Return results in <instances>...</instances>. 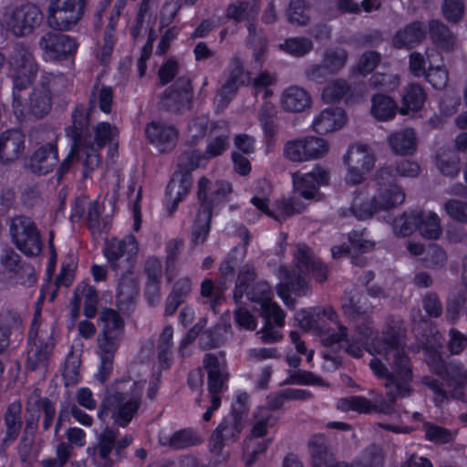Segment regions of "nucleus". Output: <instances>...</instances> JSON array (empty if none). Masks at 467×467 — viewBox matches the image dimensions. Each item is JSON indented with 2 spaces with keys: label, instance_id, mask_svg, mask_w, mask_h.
I'll use <instances>...</instances> for the list:
<instances>
[{
  "label": "nucleus",
  "instance_id": "5701e85b",
  "mask_svg": "<svg viewBox=\"0 0 467 467\" xmlns=\"http://www.w3.org/2000/svg\"><path fill=\"white\" fill-rule=\"evenodd\" d=\"M0 264L9 273L14 274L16 282L31 286L36 282L35 268L21 262V256L12 248H5L0 255Z\"/></svg>",
  "mask_w": 467,
  "mask_h": 467
},
{
  "label": "nucleus",
  "instance_id": "f03ea898",
  "mask_svg": "<svg viewBox=\"0 0 467 467\" xmlns=\"http://www.w3.org/2000/svg\"><path fill=\"white\" fill-rule=\"evenodd\" d=\"M139 252L138 241L133 234L126 235L122 240H111L104 249V254L113 268H122L116 295V306L124 313H131L139 299L138 279L133 275Z\"/></svg>",
  "mask_w": 467,
  "mask_h": 467
},
{
  "label": "nucleus",
  "instance_id": "6e6552de",
  "mask_svg": "<svg viewBox=\"0 0 467 467\" xmlns=\"http://www.w3.org/2000/svg\"><path fill=\"white\" fill-rule=\"evenodd\" d=\"M193 96L194 90L192 79L185 76L179 77L174 83L161 93L158 105L162 111L182 115L192 109Z\"/></svg>",
  "mask_w": 467,
  "mask_h": 467
},
{
  "label": "nucleus",
  "instance_id": "c03bdc74",
  "mask_svg": "<svg viewBox=\"0 0 467 467\" xmlns=\"http://www.w3.org/2000/svg\"><path fill=\"white\" fill-rule=\"evenodd\" d=\"M399 109L397 102L388 95L379 93L371 98L370 113L377 120L393 119Z\"/></svg>",
  "mask_w": 467,
  "mask_h": 467
},
{
  "label": "nucleus",
  "instance_id": "338daca9",
  "mask_svg": "<svg viewBox=\"0 0 467 467\" xmlns=\"http://www.w3.org/2000/svg\"><path fill=\"white\" fill-rule=\"evenodd\" d=\"M348 53L343 48L327 49L323 56V64L331 75L337 74L346 65Z\"/></svg>",
  "mask_w": 467,
  "mask_h": 467
},
{
  "label": "nucleus",
  "instance_id": "6ab92c4d",
  "mask_svg": "<svg viewBox=\"0 0 467 467\" xmlns=\"http://www.w3.org/2000/svg\"><path fill=\"white\" fill-rule=\"evenodd\" d=\"M232 192L233 186L227 181H216L212 187V182L208 178L201 177L197 184L198 209L202 210V203H205L210 208V213L213 214L214 209L225 204Z\"/></svg>",
  "mask_w": 467,
  "mask_h": 467
},
{
  "label": "nucleus",
  "instance_id": "5fc2aeb1",
  "mask_svg": "<svg viewBox=\"0 0 467 467\" xmlns=\"http://www.w3.org/2000/svg\"><path fill=\"white\" fill-rule=\"evenodd\" d=\"M348 241L354 254H368L374 250L375 242L368 239L366 228H354L348 233Z\"/></svg>",
  "mask_w": 467,
  "mask_h": 467
},
{
  "label": "nucleus",
  "instance_id": "7c9ffc66",
  "mask_svg": "<svg viewBox=\"0 0 467 467\" xmlns=\"http://www.w3.org/2000/svg\"><path fill=\"white\" fill-rule=\"evenodd\" d=\"M346 121L345 110L342 108L333 107L323 109L315 117L312 126L317 133L323 135L341 129Z\"/></svg>",
  "mask_w": 467,
  "mask_h": 467
},
{
  "label": "nucleus",
  "instance_id": "39448f33",
  "mask_svg": "<svg viewBox=\"0 0 467 467\" xmlns=\"http://www.w3.org/2000/svg\"><path fill=\"white\" fill-rule=\"evenodd\" d=\"M99 320L103 327L97 337L100 364L96 376L103 383L112 373L114 358L124 337V320L112 308L102 309Z\"/></svg>",
  "mask_w": 467,
  "mask_h": 467
},
{
  "label": "nucleus",
  "instance_id": "423d86ee",
  "mask_svg": "<svg viewBox=\"0 0 467 467\" xmlns=\"http://www.w3.org/2000/svg\"><path fill=\"white\" fill-rule=\"evenodd\" d=\"M295 318L303 330L312 331L325 347H333L347 338L348 327L340 323L337 313L330 306L300 310Z\"/></svg>",
  "mask_w": 467,
  "mask_h": 467
},
{
  "label": "nucleus",
  "instance_id": "37998d69",
  "mask_svg": "<svg viewBox=\"0 0 467 467\" xmlns=\"http://www.w3.org/2000/svg\"><path fill=\"white\" fill-rule=\"evenodd\" d=\"M281 102L286 111L302 112L311 106L312 100L306 90L297 86H291L283 92Z\"/></svg>",
  "mask_w": 467,
  "mask_h": 467
},
{
  "label": "nucleus",
  "instance_id": "774afa93",
  "mask_svg": "<svg viewBox=\"0 0 467 467\" xmlns=\"http://www.w3.org/2000/svg\"><path fill=\"white\" fill-rule=\"evenodd\" d=\"M280 49L296 57H303L313 49V42L304 36L289 37L280 44Z\"/></svg>",
  "mask_w": 467,
  "mask_h": 467
},
{
  "label": "nucleus",
  "instance_id": "bf43d9fd",
  "mask_svg": "<svg viewBox=\"0 0 467 467\" xmlns=\"http://www.w3.org/2000/svg\"><path fill=\"white\" fill-rule=\"evenodd\" d=\"M419 223L418 231L420 235L429 240H437L441 237L442 230L441 226V219L434 212L429 213L428 215L421 211V220Z\"/></svg>",
  "mask_w": 467,
  "mask_h": 467
},
{
  "label": "nucleus",
  "instance_id": "603ef678",
  "mask_svg": "<svg viewBox=\"0 0 467 467\" xmlns=\"http://www.w3.org/2000/svg\"><path fill=\"white\" fill-rule=\"evenodd\" d=\"M256 272L252 265H244L237 274L235 286L234 289V299L235 302L240 301L248 292L257 293L255 287L249 290L251 285L255 281Z\"/></svg>",
  "mask_w": 467,
  "mask_h": 467
},
{
  "label": "nucleus",
  "instance_id": "9b49d317",
  "mask_svg": "<svg viewBox=\"0 0 467 467\" xmlns=\"http://www.w3.org/2000/svg\"><path fill=\"white\" fill-rule=\"evenodd\" d=\"M118 430L107 427L98 436L94 453L101 461L100 467H113L125 457V450L131 443L132 437L125 435L118 439Z\"/></svg>",
  "mask_w": 467,
  "mask_h": 467
},
{
  "label": "nucleus",
  "instance_id": "a18cd8bd",
  "mask_svg": "<svg viewBox=\"0 0 467 467\" xmlns=\"http://www.w3.org/2000/svg\"><path fill=\"white\" fill-rule=\"evenodd\" d=\"M112 99L113 91L111 87L101 84L98 79L90 90L88 109H86V111L90 112L91 115L93 110L99 107L104 113H109L111 110Z\"/></svg>",
  "mask_w": 467,
  "mask_h": 467
},
{
  "label": "nucleus",
  "instance_id": "9d476101",
  "mask_svg": "<svg viewBox=\"0 0 467 467\" xmlns=\"http://www.w3.org/2000/svg\"><path fill=\"white\" fill-rule=\"evenodd\" d=\"M12 241L27 256H36L42 251L40 233L35 222L26 215L15 216L9 225Z\"/></svg>",
  "mask_w": 467,
  "mask_h": 467
},
{
  "label": "nucleus",
  "instance_id": "b1692460",
  "mask_svg": "<svg viewBox=\"0 0 467 467\" xmlns=\"http://www.w3.org/2000/svg\"><path fill=\"white\" fill-rule=\"evenodd\" d=\"M173 327L167 325L159 335L156 344V368L152 373L162 375L163 371L171 368L173 356Z\"/></svg>",
  "mask_w": 467,
  "mask_h": 467
},
{
  "label": "nucleus",
  "instance_id": "4468645a",
  "mask_svg": "<svg viewBox=\"0 0 467 467\" xmlns=\"http://www.w3.org/2000/svg\"><path fill=\"white\" fill-rule=\"evenodd\" d=\"M277 276L279 283L276 285V294L278 297L288 308H294L296 297L304 296L309 290V285L306 278L294 269L288 268L285 265L278 267Z\"/></svg>",
  "mask_w": 467,
  "mask_h": 467
},
{
  "label": "nucleus",
  "instance_id": "f3484780",
  "mask_svg": "<svg viewBox=\"0 0 467 467\" xmlns=\"http://www.w3.org/2000/svg\"><path fill=\"white\" fill-rule=\"evenodd\" d=\"M67 88V81L63 75L52 76L47 80V87L42 83L40 88L33 90L30 96L29 111L37 119H42L51 109L50 93H62Z\"/></svg>",
  "mask_w": 467,
  "mask_h": 467
},
{
  "label": "nucleus",
  "instance_id": "49530a36",
  "mask_svg": "<svg viewBox=\"0 0 467 467\" xmlns=\"http://www.w3.org/2000/svg\"><path fill=\"white\" fill-rule=\"evenodd\" d=\"M192 290V282L189 277H182L178 279L172 286L171 292L166 298L165 316L173 315L179 306L184 303Z\"/></svg>",
  "mask_w": 467,
  "mask_h": 467
},
{
  "label": "nucleus",
  "instance_id": "dca6fc26",
  "mask_svg": "<svg viewBox=\"0 0 467 467\" xmlns=\"http://www.w3.org/2000/svg\"><path fill=\"white\" fill-rule=\"evenodd\" d=\"M77 116L78 120L81 119V116L86 123H83V130H85L86 139H88L89 145H83L84 148H97L98 150L103 148L106 144L110 143L115 140L118 135V130L109 122H100L93 130L94 134L91 133L90 125V112L86 111L83 104H78L71 112V125H74V116Z\"/></svg>",
  "mask_w": 467,
  "mask_h": 467
},
{
  "label": "nucleus",
  "instance_id": "e433bc0d",
  "mask_svg": "<svg viewBox=\"0 0 467 467\" xmlns=\"http://www.w3.org/2000/svg\"><path fill=\"white\" fill-rule=\"evenodd\" d=\"M57 161V147L52 143H47L33 153L28 167L34 173L47 174L54 169Z\"/></svg>",
  "mask_w": 467,
  "mask_h": 467
},
{
  "label": "nucleus",
  "instance_id": "aec40b11",
  "mask_svg": "<svg viewBox=\"0 0 467 467\" xmlns=\"http://www.w3.org/2000/svg\"><path fill=\"white\" fill-rule=\"evenodd\" d=\"M81 119H77V116H74V125H69L66 128V135L70 141V150L67 156L61 162L59 169L57 171L58 180H61L63 176L67 173L73 164L79 160V153L84 148L83 145H89L88 139H86V133L83 130V123H86L84 119L79 116Z\"/></svg>",
  "mask_w": 467,
  "mask_h": 467
},
{
  "label": "nucleus",
  "instance_id": "c9c22d12",
  "mask_svg": "<svg viewBox=\"0 0 467 467\" xmlns=\"http://www.w3.org/2000/svg\"><path fill=\"white\" fill-rule=\"evenodd\" d=\"M250 410V397L247 392L242 391L232 402L231 412L223 417L227 422L231 424V431L233 436H240L244 430L245 419Z\"/></svg>",
  "mask_w": 467,
  "mask_h": 467
},
{
  "label": "nucleus",
  "instance_id": "c85d7f7f",
  "mask_svg": "<svg viewBox=\"0 0 467 467\" xmlns=\"http://www.w3.org/2000/svg\"><path fill=\"white\" fill-rule=\"evenodd\" d=\"M159 441L162 446L182 451L197 447L202 444L204 440L198 430L187 427L175 431L170 436H160Z\"/></svg>",
  "mask_w": 467,
  "mask_h": 467
},
{
  "label": "nucleus",
  "instance_id": "c756f323",
  "mask_svg": "<svg viewBox=\"0 0 467 467\" xmlns=\"http://www.w3.org/2000/svg\"><path fill=\"white\" fill-rule=\"evenodd\" d=\"M373 308L374 306L368 296L359 292L350 293L342 303L343 314L349 321L368 318L373 312Z\"/></svg>",
  "mask_w": 467,
  "mask_h": 467
},
{
  "label": "nucleus",
  "instance_id": "4be33fe9",
  "mask_svg": "<svg viewBox=\"0 0 467 467\" xmlns=\"http://www.w3.org/2000/svg\"><path fill=\"white\" fill-rule=\"evenodd\" d=\"M38 44L45 55L51 59H65L77 49L74 38L59 33L47 32L44 34Z\"/></svg>",
  "mask_w": 467,
  "mask_h": 467
},
{
  "label": "nucleus",
  "instance_id": "69168bd1",
  "mask_svg": "<svg viewBox=\"0 0 467 467\" xmlns=\"http://www.w3.org/2000/svg\"><path fill=\"white\" fill-rule=\"evenodd\" d=\"M350 91V87L347 80L337 78L327 85L321 93V97L326 103L339 102Z\"/></svg>",
  "mask_w": 467,
  "mask_h": 467
},
{
  "label": "nucleus",
  "instance_id": "2eb2a0df",
  "mask_svg": "<svg viewBox=\"0 0 467 467\" xmlns=\"http://www.w3.org/2000/svg\"><path fill=\"white\" fill-rule=\"evenodd\" d=\"M328 150V144L323 138L307 136L287 141L284 154L291 161H306L321 158Z\"/></svg>",
  "mask_w": 467,
  "mask_h": 467
},
{
  "label": "nucleus",
  "instance_id": "1a4fd4ad",
  "mask_svg": "<svg viewBox=\"0 0 467 467\" xmlns=\"http://www.w3.org/2000/svg\"><path fill=\"white\" fill-rule=\"evenodd\" d=\"M3 26L15 36H26L37 28L43 15L40 9L32 4L6 9L3 15Z\"/></svg>",
  "mask_w": 467,
  "mask_h": 467
},
{
  "label": "nucleus",
  "instance_id": "4c0bfd02",
  "mask_svg": "<svg viewBox=\"0 0 467 467\" xmlns=\"http://www.w3.org/2000/svg\"><path fill=\"white\" fill-rule=\"evenodd\" d=\"M343 161L345 165H357L367 171H370L375 166L376 156L368 145L358 143L348 147Z\"/></svg>",
  "mask_w": 467,
  "mask_h": 467
},
{
  "label": "nucleus",
  "instance_id": "393cba45",
  "mask_svg": "<svg viewBox=\"0 0 467 467\" xmlns=\"http://www.w3.org/2000/svg\"><path fill=\"white\" fill-rule=\"evenodd\" d=\"M25 427L19 441V453L26 458L35 441L40 420V410L35 403H27L24 413Z\"/></svg>",
  "mask_w": 467,
  "mask_h": 467
},
{
  "label": "nucleus",
  "instance_id": "4d7b16f0",
  "mask_svg": "<svg viewBox=\"0 0 467 467\" xmlns=\"http://www.w3.org/2000/svg\"><path fill=\"white\" fill-rule=\"evenodd\" d=\"M421 220V211L404 213L394 223V233L398 236L407 237L418 231Z\"/></svg>",
  "mask_w": 467,
  "mask_h": 467
},
{
  "label": "nucleus",
  "instance_id": "2f4dec72",
  "mask_svg": "<svg viewBox=\"0 0 467 467\" xmlns=\"http://www.w3.org/2000/svg\"><path fill=\"white\" fill-rule=\"evenodd\" d=\"M427 29L420 21L409 23L402 29H399L392 38V45L398 49H411L419 45L426 36Z\"/></svg>",
  "mask_w": 467,
  "mask_h": 467
},
{
  "label": "nucleus",
  "instance_id": "864d4df0",
  "mask_svg": "<svg viewBox=\"0 0 467 467\" xmlns=\"http://www.w3.org/2000/svg\"><path fill=\"white\" fill-rule=\"evenodd\" d=\"M232 434L231 424L227 422V420L223 419L212 433L209 443L210 451L220 455L225 441L234 442L239 438V436H233Z\"/></svg>",
  "mask_w": 467,
  "mask_h": 467
},
{
  "label": "nucleus",
  "instance_id": "58836bf2",
  "mask_svg": "<svg viewBox=\"0 0 467 467\" xmlns=\"http://www.w3.org/2000/svg\"><path fill=\"white\" fill-rule=\"evenodd\" d=\"M427 94L422 86L418 83H410L403 90L401 107L399 113L402 116L410 112H418L424 107Z\"/></svg>",
  "mask_w": 467,
  "mask_h": 467
},
{
  "label": "nucleus",
  "instance_id": "ddd939ff",
  "mask_svg": "<svg viewBox=\"0 0 467 467\" xmlns=\"http://www.w3.org/2000/svg\"><path fill=\"white\" fill-rule=\"evenodd\" d=\"M86 0H52L47 23L57 30H69L84 14Z\"/></svg>",
  "mask_w": 467,
  "mask_h": 467
},
{
  "label": "nucleus",
  "instance_id": "0eeeda50",
  "mask_svg": "<svg viewBox=\"0 0 467 467\" xmlns=\"http://www.w3.org/2000/svg\"><path fill=\"white\" fill-rule=\"evenodd\" d=\"M8 63L13 80L12 107L16 115H23L24 99L20 93L33 84L37 73V64L29 48L23 45L13 47Z\"/></svg>",
  "mask_w": 467,
  "mask_h": 467
},
{
  "label": "nucleus",
  "instance_id": "680f3d73",
  "mask_svg": "<svg viewBox=\"0 0 467 467\" xmlns=\"http://www.w3.org/2000/svg\"><path fill=\"white\" fill-rule=\"evenodd\" d=\"M308 445L312 457V467H327L332 457L328 453L324 439L315 436L309 441Z\"/></svg>",
  "mask_w": 467,
  "mask_h": 467
},
{
  "label": "nucleus",
  "instance_id": "ea45409f",
  "mask_svg": "<svg viewBox=\"0 0 467 467\" xmlns=\"http://www.w3.org/2000/svg\"><path fill=\"white\" fill-rule=\"evenodd\" d=\"M209 207L202 203V210L197 211L190 235L191 248L203 244L211 231L213 213H210Z\"/></svg>",
  "mask_w": 467,
  "mask_h": 467
},
{
  "label": "nucleus",
  "instance_id": "13d9d810",
  "mask_svg": "<svg viewBox=\"0 0 467 467\" xmlns=\"http://www.w3.org/2000/svg\"><path fill=\"white\" fill-rule=\"evenodd\" d=\"M374 403L364 396H349L337 401V408L342 411H355L360 414L373 413Z\"/></svg>",
  "mask_w": 467,
  "mask_h": 467
},
{
  "label": "nucleus",
  "instance_id": "3c124183",
  "mask_svg": "<svg viewBox=\"0 0 467 467\" xmlns=\"http://www.w3.org/2000/svg\"><path fill=\"white\" fill-rule=\"evenodd\" d=\"M73 296L78 298L79 303L84 301V315L87 317L92 318L96 316L99 294L95 287L81 283L76 286Z\"/></svg>",
  "mask_w": 467,
  "mask_h": 467
},
{
  "label": "nucleus",
  "instance_id": "f8f14e48",
  "mask_svg": "<svg viewBox=\"0 0 467 467\" xmlns=\"http://www.w3.org/2000/svg\"><path fill=\"white\" fill-rule=\"evenodd\" d=\"M28 342L27 368L30 370L46 369L55 347L52 333L39 331L34 322L28 334Z\"/></svg>",
  "mask_w": 467,
  "mask_h": 467
},
{
  "label": "nucleus",
  "instance_id": "79ce46f5",
  "mask_svg": "<svg viewBox=\"0 0 467 467\" xmlns=\"http://www.w3.org/2000/svg\"><path fill=\"white\" fill-rule=\"evenodd\" d=\"M162 275L161 261L148 256V306H155L161 301Z\"/></svg>",
  "mask_w": 467,
  "mask_h": 467
},
{
  "label": "nucleus",
  "instance_id": "473e14b6",
  "mask_svg": "<svg viewBox=\"0 0 467 467\" xmlns=\"http://www.w3.org/2000/svg\"><path fill=\"white\" fill-rule=\"evenodd\" d=\"M244 73V68L241 58L237 57H233L230 63L229 77L217 93L222 103L227 105L233 100L239 88L244 85L242 80Z\"/></svg>",
  "mask_w": 467,
  "mask_h": 467
},
{
  "label": "nucleus",
  "instance_id": "052dcab7",
  "mask_svg": "<svg viewBox=\"0 0 467 467\" xmlns=\"http://www.w3.org/2000/svg\"><path fill=\"white\" fill-rule=\"evenodd\" d=\"M401 177H417L420 173V166L418 162L410 160H400L396 162L395 166L381 168L378 172V180L385 175L391 176L392 172Z\"/></svg>",
  "mask_w": 467,
  "mask_h": 467
},
{
  "label": "nucleus",
  "instance_id": "09e8293b",
  "mask_svg": "<svg viewBox=\"0 0 467 467\" xmlns=\"http://www.w3.org/2000/svg\"><path fill=\"white\" fill-rule=\"evenodd\" d=\"M182 247L183 240L182 238H172L166 244L164 275L168 283H171L178 273L177 264Z\"/></svg>",
  "mask_w": 467,
  "mask_h": 467
},
{
  "label": "nucleus",
  "instance_id": "de8ad7c7",
  "mask_svg": "<svg viewBox=\"0 0 467 467\" xmlns=\"http://www.w3.org/2000/svg\"><path fill=\"white\" fill-rule=\"evenodd\" d=\"M378 183L379 188L375 196L378 198V204L380 206V211L394 208L405 201V193L400 186L395 183H389L388 186L384 187L381 185L380 182Z\"/></svg>",
  "mask_w": 467,
  "mask_h": 467
},
{
  "label": "nucleus",
  "instance_id": "0e129e2a",
  "mask_svg": "<svg viewBox=\"0 0 467 467\" xmlns=\"http://www.w3.org/2000/svg\"><path fill=\"white\" fill-rule=\"evenodd\" d=\"M400 83L398 74L374 73L368 79L369 87L375 90L389 93L396 90Z\"/></svg>",
  "mask_w": 467,
  "mask_h": 467
},
{
  "label": "nucleus",
  "instance_id": "e2e57ef3",
  "mask_svg": "<svg viewBox=\"0 0 467 467\" xmlns=\"http://www.w3.org/2000/svg\"><path fill=\"white\" fill-rule=\"evenodd\" d=\"M380 61V53L375 50H367L361 54L357 66L352 68V74L365 78L373 72Z\"/></svg>",
  "mask_w": 467,
  "mask_h": 467
},
{
  "label": "nucleus",
  "instance_id": "6e6d98bb",
  "mask_svg": "<svg viewBox=\"0 0 467 467\" xmlns=\"http://www.w3.org/2000/svg\"><path fill=\"white\" fill-rule=\"evenodd\" d=\"M380 211L376 196L360 199L356 197L350 206L351 213L358 220H367L371 218L376 213Z\"/></svg>",
  "mask_w": 467,
  "mask_h": 467
},
{
  "label": "nucleus",
  "instance_id": "20e7f679",
  "mask_svg": "<svg viewBox=\"0 0 467 467\" xmlns=\"http://www.w3.org/2000/svg\"><path fill=\"white\" fill-rule=\"evenodd\" d=\"M129 383V380L118 381L108 389L98 413L100 420L109 417L119 427H126L131 421L140 404L143 383L133 382L135 390L130 394L126 391Z\"/></svg>",
  "mask_w": 467,
  "mask_h": 467
},
{
  "label": "nucleus",
  "instance_id": "72a5a7b5",
  "mask_svg": "<svg viewBox=\"0 0 467 467\" xmlns=\"http://www.w3.org/2000/svg\"><path fill=\"white\" fill-rule=\"evenodd\" d=\"M25 139L17 130H8L0 135V161L12 162L19 158L24 150Z\"/></svg>",
  "mask_w": 467,
  "mask_h": 467
},
{
  "label": "nucleus",
  "instance_id": "a211bd4d",
  "mask_svg": "<svg viewBox=\"0 0 467 467\" xmlns=\"http://www.w3.org/2000/svg\"><path fill=\"white\" fill-rule=\"evenodd\" d=\"M406 327L401 317L389 315L386 317L382 328V337L375 335L371 346L377 354L390 352L402 348V338L405 337Z\"/></svg>",
  "mask_w": 467,
  "mask_h": 467
},
{
  "label": "nucleus",
  "instance_id": "f257e3e1",
  "mask_svg": "<svg viewBox=\"0 0 467 467\" xmlns=\"http://www.w3.org/2000/svg\"><path fill=\"white\" fill-rule=\"evenodd\" d=\"M229 146V135L220 134L207 142L203 152L194 149L180 155L177 170L173 172L165 190L163 205L167 216L173 215L179 203L189 193L192 185V171L199 168H205L211 159L223 155Z\"/></svg>",
  "mask_w": 467,
  "mask_h": 467
},
{
  "label": "nucleus",
  "instance_id": "bb28decb",
  "mask_svg": "<svg viewBox=\"0 0 467 467\" xmlns=\"http://www.w3.org/2000/svg\"><path fill=\"white\" fill-rule=\"evenodd\" d=\"M178 137L179 130L174 125L160 121L148 122V142L156 143L161 152L171 150Z\"/></svg>",
  "mask_w": 467,
  "mask_h": 467
},
{
  "label": "nucleus",
  "instance_id": "a878e982",
  "mask_svg": "<svg viewBox=\"0 0 467 467\" xmlns=\"http://www.w3.org/2000/svg\"><path fill=\"white\" fill-rule=\"evenodd\" d=\"M247 299L260 305V314L266 324L274 322L277 327L285 325V314L280 306L272 300L269 291L262 290L259 293L248 292Z\"/></svg>",
  "mask_w": 467,
  "mask_h": 467
},
{
  "label": "nucleus",
  "instance_id": "7ed1b4c3",
  "mask_svg": "<svg viewBox=\"0 0 467 467\" xmlns=\"http://www.w3.org/2000/svg\"><path fill=\"white\" fill-rule=\"evenodd\" d=\"M438 331L435 327L426 325L418 339L422 345L424 359L429 370L452 387L451 396L458 400L464 397V388L467 386V369L461 370L457 366H451L442 357L440 347L432 343Z\"/></svg>",
  "mask_w": 467,
  "mask_h": 467
},
{
  "label": "nucleus",
  "instance_id": "cd10ccee",
  "mask_svg": "<svg viewBox=\"0 0 467 467\" xmlns=\"http://www.w3.org/2000/svg\"><path fill=\"white\" fill-rule=\"evenodd\" d=\"M4 424L5 431L1 441V446L5 449L17 440L23 427L22 404L20 401L16 400L7 406L4 414Z\"/></svg>",
  "mask_w": 467,
  "mask_h": 467
},
{
  "label": "nucleus",
  "instance_id": "8fccbe9b",
  "mask_svg": "<svg viewBox=\"0 0 467 467\" xmlns=\"http://www.w3.org/2000/svg\"><path fill=\"white\" fill-rule=\"evenodd\" d=\"M430 37L438 47L451 50L455 38L449 27L439 20H431L429 24Z\"/></svg>",
  "mask_w": 467,
  "mask_h": 467
},
{
  "label": "nucleus",
  "instance_id": "f704fd0d",
  "mask_svg": "<svg viewBox=\"0 0 467 467\" xmlns=\"http://www.w3.org/2000/svg\"><path fill=\"white\" fill-rule=\"evenodd\" d=\"M393 374L397 377L395 388L401 394H411L410 381L412 380V369L410 358L403 350V348L395 350Z\"/></svg>",
  "mask_w": 467,
  "mask_h": 467
},
{
  "label": "nucleus",
  "instance_id": "412c9836",
  "mask_svg": "<svg viewBox=\"0 0 467 467\" xmlns=\"http://www.w3.org/2000/svg\"><path fill=\"white\" fill-rule=\"evenodd\" d=\"M330 180L329 172L319 167H314L306 173H295L293 186L296 193L306 200H312L318 192L320 186L327 185Z\"/></svg>",
  "mask_w": 467,
  "mask_h": 467
},
{
  "label": "nucleus",
  "instance_id": "a19ab883",
  "mask_svg": "<svg viewBox=\"0 0 467 467\" xmlns=\"http://www.w3.org/2000/svg\"><path fill=\"white\" fill-rule=\"evenodd\" d=\"M388 141L396 155H412L417 149V136L412 128H405L390 134Z\"/></svg>",
  "mask_w": 467,
  "mask_h": 467
}]
</instances>
